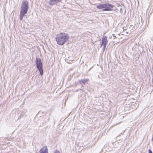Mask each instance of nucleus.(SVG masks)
I'll list each match as a JSON object with an SVG mask.
<instances>
[{
  "instance_id": "nucleus-1",
  "label": "nucleus",
  "mask_w": 153,
  "mask_h": 153,
  "mask_svg": "<svg viewBox=\"0 0 153 153\" xmlns=\"http://www.w3.org/2000/svg\"><path fill=\"white\" fill-rule=\"evenodd\" d=\"M69 39V36L65 33H60L57 34L55 38L57 44L62 45L68 42Z\"/></svg>"
},
{
  "instance_id": "nucleus-2",
  "label": "nucleus",
  "mask_w": 153,
  "mask_h": 153,
  "mask_svg": "<svg viewBox=\"0 0 153 153\" xmlns=\"http://www.w3.org/2000/svg\"><path fill=\"white\" fill-rule=\"evenodd\" d=\"M28 4L27 1H23L22 5L20 11L19 19L22 20L28 10Z\"/></svg>"
},
{
  "instance_id": "nucleus-3",
  "label": "nucleus",
  "mask_w": 153,
  "mask_h": 153,
  "mask_svg": "<svg viewBox=\"0 0 153 153\" xmlns=\"http://www.w3.org/2000/svg\"><path fill=\"white\" fill-rule=\"evenodd\" d=\"M97 7L99 9H102L103 11H111L112 10L113 6L111 4L106 3L98 5Z\"/></svg>"
},
{
  "instance_id": "nucleus-4",
  "label": "nucleus",
  "mask_w": 153,
  "mask_h": 153,
  "mask_svg": "<svg viewBox=\"0 0 153 153\" xmlns=\"http://www.w3.org/2000/svg\"><path fill=\"white\" fill-rule=\"evenodd\" d=\"M36 67L40 72V74L42 75L43 74L42 64L40 59H37L36 61Z\"/></svg>"
},
{
  "instance_id": "nucleus-5",
  "label": "nucleus",
  "mask_w": 153,
  "mask_h": 153,
  "mask_svg": "<svg viewBox=\"0 0 153 153\" xmlns=\"http://www.w3.org/2000/svg\"><path fill=\"white\" fill-rule=\"evenodd\" d=\"M107 37L106 36H104L102 39V42L101 45H103L104 48H105L107 44Z\"/></svg>"
},
{
  "instance_id": "nucleus-6",
  "label": "nucleus",
  "mask_w": 153,
  "mask_h": 153,
  "mask_svg": "<svg viewBox=\"0 0 153 153\" xmlns=\"http://www.w3.org/2000/svg\"><path fill=\"white\" fill-rule=\"evenodd\" d=\"M39 153H48L47 146H45L42 147L39 150Z\"/></svg>"
},
{
  "instance_id": "nucleus-7",
  "label": "nucleus",
  "mask_w": 153,
  "mask_h": 153,
  "mask_svg": "<svg viewBox=\"0 0 153 153\" xmlns=\"http://www.w3.org/2000/svg\"><path fill=\"white\" fill-rule=\"evenodd\" d=\"M89 81L88 79H82L79 81V82L81 83H83L85 84L87 83Z\"/></svg>"
},
{
  "instance_id": "nucleus-8",
  "label": "nucleus",
  "mask_w": 153,
  "mask_h": 153,
  "mask_svg": "<svg viewBox=\"0 0 153 153\" xmlns=\"http://www.w3.org/2000/svg\"><path fill=\"white\" fill-rule=\"evenodd\" d=\"M50 1V3L51 5H53L55 4L54 1Z\"/></svg>"
},
{
  "instance_id": "nucleus-9",
  "label": "nucleus",
  "mask_w": 153,
  "mask_h": 153,
  "mask_svg": "<svg viewBox=\"0 0 153 153\" xmlns=\"http://www.w3.org/2000/svg\"><path fill=\"white\" fill-rule=\"evenodd\" d=\"M54 153H60L59 151L58 150H56Z\"/></svg>"
},
{
  "instance_id": "nucleus-10",
  "label": "nucleus",
  "mask_w": 153,
  "mask_h": 153,
  "mask_svg": "<svg viewBox=\"0 0 153 153\" xmlns=\"http://www.w3.org/2000/svg\"><path fill=\"white\" fill-rule=\"evenodd\" d=\"M148 153H152V151L150 149H149Z\"/></svg>"
}]
</instances>
